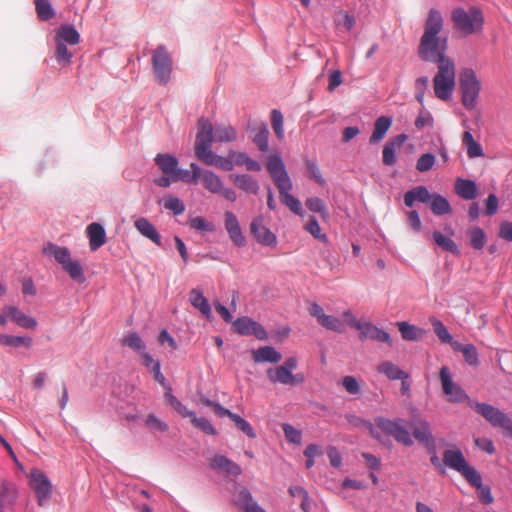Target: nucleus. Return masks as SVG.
<instances>
[{
  "instance_id": "obj_1",
  "label": "nucleus",
  "mask_w": 512,
  "mask_h": 512,
  "mask_svg": "<svg viewBox=\"0 0 512 512\" xmlns=\"http://www.w3.org/2000/svg\"><path fill=\"white\" fill-rule=\"evenodd\" d=\"M442 28L443 18L441 13L431 9L418 49L419 55L423 60L439 64L440 58L446 57L444 53L447 48V39L438 36Z\"/></svg>"
},
{
  "instance_id": "obj_2",
  "label": "nucleus",
  "mask_w": 512,
  "mask_h": 512,
  "mask_svg": "<svg viewBox=\"0 0 512 512\" xmlns=\"http://www.w3.org/2000/svg\"><path fill=\"white\" fill-rule=\"evenodd\" d=\"M266 168L273 182L278 188L281 201L292 212L302 216L303 209L301 202L291 194L293 183L286 170L282 158L277 154L270 155L267 159Z\"/></svg>"
},
{
  "instance_id": "obj_3",
  "label": "nucleus",
  "mask_w": 512,
  "mask_h": 512,
  "mask_svg": "<svg viewBox=\"0 0 512 512\" xmlns=\"http://www.w3.org/2000/svg\"><path fill=\"white\" fill-rule=\"evenodd\" d=\"M42 251L44 255L54 258L72 280L80 284L85 282L86 278L81 263L72 258L67 247L48 242L44 245Z\"/></svg>"
},
{
  "instance_id": "obj_4",
  "label": "nucleus",
  "mask_w": 512,
  "mask_h": 512,
  "mask_svg": "<svg viewBox=\"0 0 512 512\" xmlns=\"http://www.w3.org/2000/svg\"><path fill=\"white\" fill-rule=\"evenodd\" d=\"M455 65L453 60L448 57L440 58L438 72L433 79L434 93L441 100L451 98L455 88Z\"/></svg>"
},
{
  "instance_id": "obj_5",
  "label": "nucleus",
  "mask_w": 512,
  "mask_h": 512,
  "mask_svg": "<svg viewBox=\"0 0 512 512\" xmlns=\"http://www.w3.org/2000/svg\"><path fill=\"white\" fill-rule=\"evenodd\" d=\"M443 462L450 469L460 473L472 486L481 487V475L466 461L462 451L452 446L443 453Z\"/></svg>"
},
{
  "instance_id": "obj_6",
  "label": "nucleus",
  "mask_w": 512,
  "mask_h": 512,
  "mask_svg": "<svg viewBox=\"0 0 512 512\" xmlns=\"http://www.w3.org/2000/svg\"><path fill=\"white\" fill-rule=\"evenodd\" d=\"M55 58L62 66L70 65L74 52L68 45L75 46L80 41V34L72 25H62L55 33Z\"/></svg>"
},
{
  "instance_id": "obj_7",
  "label": "nucleus",
  "mask_w": 512,
  "mask_h": 512,
  "mask_svg": "<svg viewBox=\"0 0 512 512\" xmlns=\"http://www.w3.org/2000/svg\"><path fill=\"white\" fill-rule=\"evenodd\" d=\"M451 19L455 28L463 35L480 32L484 25L483 13L476 7H470L468 10L456 8L452 12Z\"/></svg>"
},
{
  "instance_id": "obj_8",
  "label": "nucleus",
  "mask_w": 512,
  "mask_h": 512,
  "mask_svg": "<svg viewBox=\"0 0 512 512\" xmlns=\"http://www.w3.org/2000/svg\"><path fill=\"white\" fill-rule=\"evenodd\" d=\"M297 366V358L288 357L282 364L267 369V378L273 384L296 386L304 381L303 374L293 373Z\"/></svg>"
},
{
  "instance_id": "obj_9",
  "label": "nucleus",
  "mask_w": 512,
  "mask_h": 512,
  "mask_svg": "<svg viewBox=\"0 0 512 512\" xmlns=\"http://www.w3.org/2000/svg\"><path fill=\"white\" fill-rule=\"evenodd\" d=\"M469 406L483 416L492 426L502 428L512 438V419L507 414L487 403L469 401Z\"/></svg>"
},
{
  "instance_id": "obj_10",
  "label": "nucleus",
  "mask_w": 512,
  "mask_h": 512,
  "mask_svg": "<svg viewBox=\"0 0 512 512\" xmlns=\"http://www.w3.org/2000/svg\"><path fill=\"white\" fill-rule=\"evenodd\" d=\"M481 85L472 69H464L460 74L462 103L467 109H473L479 96Z\"/></svg>"
},
{
  "instance_id": "obj_11",
  "label": "nucleus",
  "mask_w": 512,
  "mask_h": 512,
  "mask_svg": "<svg viewBox=\"0 0 512 512\" xmlns=\"http://www.w3.org/2000/svg\"><path fill=\"white\" fill-rule=\"evenodd\" d=\"M28 479L29 486L36 496L38 505H46L53 492V485L47 474L38 468H33L28 475Z\"/></svg>"
},
{
  "instance_id": "obj_12",
  "label": "nucleus",
  "mask_w": 512,
  "mask_h": 512,
  "mask_svg": "<svg viewBox=\"0 0 512 512\" xmlns=\"http://www.w3.org/2000/svg\"><path fill=\"white\" fill-rule=\"evenodd\" d=\"M375 425L385 434L392 436L398 443L407 447L413 445V439L402 419L391 420L378 417L375 419Z\"/></svg>"
},
{
  "instance_id": "obj_13",
  "label": "nucleus",
  "mask_w": 512,
  "mask_h": 512,
  "mask_svg": "<svg viewBox=\"0 0 512 512\" xmlns=\"http://www.w3.org/2000/svg\"><path fill=\"white\" fill-rule=\"evenodd\" d=\"M152 67L155 79L160 84H167L172 73V57L165 46L157 47L152 53Z\"/></svg>"
},
{
  "instance_id": "obj_14",
  "label": "nucleus",
  "mask_w": 512,
  "mask_h": 512,
  "mask_svg": "<svg viewBox=\"0 0 512 512\" xmlns=\"http://www.w3.org/2000/svg\"><path fill=\"white\" fill-rule=\"evenodd\" d=\"M198 133L195 140V154L199 160H203L208 154L213 152L211 145L215 141L213 126L209 119L200 118L198 121Z\"/></svg>"
},
{
  "instance_id": "obj_15",
  "label": "nucleus",
  "mask_w": 512,
  "mask_h": 512,
  "mask_svg": "<svg viewBox=\"0 0 512 512\" xmlns=\"http://www.w3.org/2000/svg\"><path fill=\"white\" fill-rule=\"evenodd\" d=\"M439 377L442 390L449 402L462 403L467 401L469 403V401H471L466 392L453 381L450 369L447 366H443L440 369Z\"/></svg>"
},
{
  "instance_id": "obj_16",
  "label": "nucleus",
  "mask_w": 512,
  "mask_h": 512,
  "mask_svg": "<svg viewBox=\"0 0 512 512\" xmlns=\"http://www.w3.org/2000/svg\"><path fill=\"white\" fill-rule=\"evenodd\" d=\"M308 310L310 315L325 329L339 333L344 331V324L341 320L335 316L327 315L319 304L312 303Z\"/></svg>"
},
{
  "instance_id": "obj_17",
  "label": "nucleus",
  "mask_w": 512,
  "mask_h": 512,
  "mask_svg": "<svg viewBox=\"0 0 512 512\" xmlns=\"http://www.w3.org/2000/svg\"><path fill=\"white\" fill-rule=\"evenodd\" d=\"M251 234L256 238V240L265 245L274 247L277 244V237L274 233L270 231L264 224L263 218L257 217L255 218L250 225Z\"/></svg>"
},
{
  "instance_id": "obj_18",
  "label": "nucleus",
  "mask_w": 512,
  "mask_h": 512,
  "mask_svg": "<svg viewBox=\"0 0 512 512\" xmlns=\"http://www.w3.org/2000/svg\"><path fill=\"white\" fill-rule=\"evenodd\" d=\"M4 312L7 314L8 320L10 319L21 328L35 330L38 326V322L34 317L25 314L17 306H4Z\"/></svg>"
},
{
  "instance_id": "obj_19",
  "label": "nucleus",
  "mask_w": 512,
  "mask_h": 512,
  "mask_svg": "<svg viewBox=\"0 0 512 512\" xmlns=\"http://www.w3.org/2000/svg\"><path fill=\"white\" fill-rule=\"evenodd\" d=\"M357 330L359 331V338L362 341L374 340L391 345L390 335L371 322H363Z\"/></svg>"
},
{
  "instance_id": "obj_20",
  "label": "nucleus",
  "mask_w": 512,
  "mask_h": 512,
  "mask_svg": "<svg viewBox=\"0 0 512 512\" xmlns=\"http://www.w3.org/2000/svg\"><path fill=\"white\" fill-rule=\"evenodd\" d=\"M224 217L225 229L227 230V233L229 234L231 241L239 247L244 246L246 240L244 235L242 234L237 217L230 211H226Z\"/></svg>"
},
{
  "instance_id": "obj_21",
  "label": "nucleus",
  "mask_w": 512,
  "mask_h": 512,
  "mask_svg": "<svg viewBox=\"0 0 512 512\" xmlns=\"http://www.w3.org/2000/svg\"><path fill=\"white\" fill-rule=\"evenodd\" d=\"M86 236L89 240V248L93 252L102 247L107 240L104 227L97 222H93L86 227Z\"/></svg>"
},
{
  "instance_id": "obj_22",
  "label": "nucleus",
  "mask_w": 512,
  "mask_h": 512,
  "mask_svg": "<svg viewBox=\"0 0 512 512\" xmlns=\"http://www.w3.org/2000/svg\"><path fill=\"white\" fill-rule=\"evenodd\" d=\"M407 140V136L405 134H399L392 139H390L383 148V163L385 165L391 166L396 163V151L399 150L405 141Z\"/></svg>"
},
{
  "instance_id": "obj_23",
  "label": "nucleus",
  "mask_w": 512,
  "mask_h": 512,
  "mask_svg": "<svg viewBox=\"0 0 512 512\" xmlns=\"http://www.w3.org/2000/svg\"><path fill=\"white\" fill-rule=\"evenodd\" d=\"M16 498V485L10 481L3 480L0 484V512H6V510L10 509Z\"/></svg>"
},
{
  "instance_id": "obj_24",
  "label": "nucleus",
  "mask_w": 512,
  "mask_h": 512,
  "mask_svg": "<svg viewBox=\"0 0 512 512\" xmlns=\"http://www.w3.org/2000/svg\"><path fill=\"white\" fill-rule=\"evenodd\" d=\"M230 180L233 184L246 194H258L260 185L258 181L249 174H232Z\"/></svg>"
},
{
  "instance_id": "obj_25",
  "label": "nucleus",
  "mask_w": 512,
  "mask_h": 512,
  "mask_svg": "<svg viewBox=\"0 0 512 512\" xmlns=\"http://www.w3.org/2000/svg\"><path fill=\"white\" fill-rule=\"evenodd\" d=\"M134 227L145 238L152 241L157 246L162 245L161 235L155 226L145 217H140L135 220Z\"/></svg>"
},
{
  "instance_id": "obj_26",
  "label": "nucleus",
  "mask_w": 512,
  "mask_h": 512,
  "mask_svg": "<svg viewBox=\"0 0 512 512\" xmlns=\"http://www.w3.org/2000/svg\"><path fill=\"white\" fill-rule=\"evenodd\" d=\"M210 467L218 471H225L233 476H239L242 472L238 464L223 455H215L212 457L210 459Z\"/></svg>"
},
{
  "instance_id": "obj_27",
  "label": "nucleus",
  "mask_w": 512,
  "mask_h": 512,
  "mask_svg": "<svg viewBox=\"0 0 512 512\" xmlns=\"http://www.w3.org/2000/svg\"><path fill=\"white\" fill-rule=\"evenodd\" d=\"M434 194H431L425 186H417L404 195V203L407 207H412L415 201L429 204Z\"/></svg>"
},
{
  "instance_id": "obj_28",
  "label": "nucleus",
  "mask_w": 512,
  "mask_h": 512,
  "mask_svg": "<svg viewBox=\"0 0 512 512\" xmlns=\"http://www.w3.org/2000/svg\"><path fill=\"white\" fill-rule=\"evenodd\" d=\"M411 428L413 430V436L421 443L430 445L433 443V436L430 429L429 423L424 419H416Z\"/></svg>"
},
{
  "instance_id": "obj_29",
  "label": "nucleus",
  "mask_w": 512,
  "mask_h": 512,
  "mask_svg": "<svg viewBox=\"0 0 512 512\" xmlns=\"http://www.w3.org/2000/svg\"><path fill=\"white\" fill-rule=\"evenodd\" d=\"M455 192L464 200H473L478 196V187L472 180L458 178L455 182Z\"/></svg>"
},
{
  "instance_id": "obj_30",
  "label": "nucleus",
  "mask_w": 512,
  "mask_h": 512,
  "mask_svg": "<svg viewBox=\"0 0 512 512\" xmlns=\"http://www.w3.org/2000/svg\"><path fill=\"white\" fill-rule=\"evenodd\" d=\"M253 360L256 363H278L282 359V355L272 346H263L252 351Z\"/></svg>"
},
{
  "instance_id": "obj_31",
  "label": "nucleus",
  "mask_w": 512,
  "mask_h": 512,
  "mask_svg": "<svg viewBox=\"0 0 512 512\" xmlns=\"http://www.w3.org/2000/svg\"><path fill=\"white\" fill-rule=\"evenodd\" d=\"M189 301L194 308L204 315L207 319L212 316V311L207 298L203 295V292L199 289H192L189 294Z\"/></svg>"
},
{
  "instance_id": "obj_32",
  "label": "nucleus",
  "mask_w": 512,
  "mask_h": 512,
  "mask_svg": "<svg viewBox=\"0 0 512 512\" xmlns=\"http://www.w3.org/2000/svg\"><path fill=\"white\" fill-rule=\"evenodd\" d=\"M154 162L163 174L174 175L177 172L179 163L177 158L171 154L159 153L155 156Z\"/></svg>"
},
{
  "instance_id": "obj_33",
  "label": "nucleus",
  "mask_w": 512,
  "mask_h": 512,
  "mask_svg": "<svg viewBox=\"0 0 512 512\" xmlns=\"http://www.w3.org/2000/svg\"><path fill=\"white\" fill-rule=\"evenodd\" d=\"M0 345L11 348H19L23 346L30 349L33 345V339L30 336H16L0 333Z\"/></svg>"
},
{
  "instance_id": "obj_34",
  "label": "nucleus",
  "mask_w": 512,
  "mask_h": 512,
  "mask_svg": "<svg viewBox=\"0 0 512 512\" xmlns=\"http://www.w3.org/2000/svg\"><path fill=\"white\" fill-rule=\"evenodd\" d=\"M202 162L224 171H231L234 168V159L231 157V151L229 152L228 157H222L211 152L202 160Z\"/></svg>"
},
{
  "instance_id": "obj_35",
  "label": "nucleus",
  "mask_w": 512,
  "mask_h": 512,
  "mask_svg": "<svg viewBox=\"0 0 512 512\" xmlns=\"http://www.w3.org/2000/svg\"><path fill=\"white\" fill-rule=\"evenodd\" d=\"M392 119L387 116L379 117L374 124L373 133L369 139L370 144L379 143L386 135L387 131L391 127Z\"/></svg>"
},
{
  "instance_id": "obj_36",
  "label": "nucleus",
  "mask_w": 512,
  "mask_h": 512,
  "mask_svg": "<svg viewBox=\"0 0 512 512\" xmlns=\"http://www.w3.org/2000/svg\"><path fill=\"white\" fill-rule=\"evenodd\" d=\"M377 371L389 380L407 379L408 374L391 361H384L377 366Z\"/></svg>"
},
{
  "instance_id": "obj_37",
  "label": "nucleus",
  "mask_w": 512,
  "mask_h": 512,
  "mask_svg": "<svg viewBox=\"0 0 512 512\" xmlns=\"http://www.w3.org/2000/svg\"><path fill=\"white\" fill-rule=\"evenodd\" d=\"M199 180L210 193L218 194L222 190L223 181L211 170H204L203 176Z\"/></svg>"
},
{
  "instance_id": "obj_38",
  "label": "nucleus",
  "mask_w": 512,
  "mask_h": 512,
  "mask_svg": "<svg viewBox=\"0 0 512 512\" xmlns=\"http://www.w3.org/2000/svg\"><path fill=\"white\" fill-rule=\"evenodd\" d=\"M453 233V230L449 228V236H445L439 231H434L432 237L434 242L443 250L458 255L460 253L458 245L450 237L451 235H453Z\"/></svg>"
},
{
  "instance_id": "obj_39",
  "label": "nucleus",
  "mask_w": 512,
  "mask_h": 512,
  "mask_svg": "<svg viewBox=\"0 0 512 512\" xmlns=\"http://www.w3.org/2000/svg\"><path fill=\"white\" fill-rule=\"evenodd\" d=\"M238 503L246 512H266L252 497L246 488H241L237 495Z\"/></svg>"
},
{
  "instance_id": "obj_40",
  "label": "nucleus",
  "mask_w": 512,
  "mask_h": 512,
  "mask_svg": "<svg viewBox=\"0 0 512 512\" xmlns=\"http://www.w3.org/2000/svg\"><path fill=\"white\" fill-rule=\"evenodd\" d=\"M231 157L234 159V166H245L247 170L254 172H259L262 169L256 160L244 152L231 151Z\"/></svg>"
},
{
  "instance_id": "obj_41",
  "label": "nucleus",
  "mask_w": 512,
  "mask_h": 512,
  "mask_svg": "<svg viewBox=\"0 0 512 512\" xmlns=\"http://www.w3.org/2000/svg\"><path fill=\"white\" fill-rule=\"evenodd\" d=\"M397 326L404 340L415 341L423 337L425 331L407 322H398Z\"/></svg>"
},
{
  "instance_id": "obj_42",
  "label": "nucleus",
  "mask_w": 512,
  "mask_h": 512,
  "mask_svg": "<svg viewBox=\"0 0 512 512\" xmlns=\"http://www.w3.org/2000/svg\"><path fill=\"white\" fill-rule=\"evenodd\" d=\"M453 349L458 352H462L465 361L471 365L476 366L478 364V352L472 344H461L460 342L453 343Z\"/></svg>"
},
{
  "instance_id": "obj_43",
  "label": "nucleus",
  "mask_w": 512,
  "mask_h": 512,
  "mask_svg": "<svg viewBox=\"0 0 512 512\" xmlns=\"http://www.w3.org/2000/svg\"><path fill=\"white\" fill-rule=\"evenodd\" d=\"M165 399L167 400L169 405L182 417L191 419L192 416L195 414L193 411H190L185 405H183L182 402L172 394L171 387H167Z\"/></svg>"
},
{
  "instance_id": "obj_44",
  "label": "nucleus",
  "mask_w": 512,
  "mask_h": 512,
  "mask_svg": "<svg viewBox=\"0 0 512 512\" xmlns=\"http://www.w3.org/2000/svg\"><path fill=\"white\" fill-rule=\"evenodd\" d=\"M470 245L476 249L481 250L487 241V236L484 230L478 226L471 227L467 230Z\"/></svg>"
},
{
  "instance_id": "obj_45",
  "label": "nucleus",
  "mask_w": 512,
  "mask_h": 512,
  "mask_svg": "<svg viewBox=\"0 0 512 512\" xmlns=\"http://www.w3.org/2000/svg\"><path fill=\"white\" fill-rule=\"evenodd\" d=\"M462 142L467 150V155L469 158H477L483 155L481 145L474 140L470 131L464 132Z\"/></svg>"
},
{
  "instance_id": "obj_46",
  "label": "nucleus",
  "mask_w": 512,
  "mask_h": 512,
  "mask_svg": "<svg viewBox=\"0 0 512 512\" xmlns=\"http://www.w3.org/2000/svg\"><path fill=\"white\" fill-rule=\"evenodd\" d=\"M213 132L217 142H232L237 138L236 130L230 125H216Z\"/></svg>"
},
{
  "instance_id": "obj_47",
  "label": "nucleus",
  "mask_w": 512,
  "mask_h": 512,
  "mask_svg": "<svg viewBox=\"0 0 512 512\" xmlns=\"http://www.w3.org/2000/svg\"><path fill=\"white\" fill-rule=\"evenodd\" d=\"M429 205H430L432 212L438 216L445 215V214H448L451 212L450 203L448 202V200L445 197H443L439 194H434Z\"/></svg>"
},
{
  "instance_id": "obj_48",
  "label": "nucleus",
  "mask_w": 512,
  "mask_h": 512,
  "mask_svg": "<svg viewBox=\"0 0 512 512\" xmlns=\"http://www.w3.org/2000/svg\"><path fill=\"white\" fill-rule=\"evenodd\" d=\"M430 323L433 327L434 333L441 340V342L450 344L451 347L453 348V343H455L456 341L453 340V337L450 335L448 329L444 326V324L434 317L430 318Z\"/></svg>"
},
{
  "instance_id": "obj_49",
  "label": "nucleus",
  "mask_w": 512,
  "mask_h": 512,
  "mask_svg": "<svg viewBox=\"0 0 512 512\" xmlns=\"http://www.w3.org/2000/svg\"><path fill=\"white\" fill-rule=\"evenodd\" d=\"M166 210L172 211L174 215H181L185 211L184 203L176 196L168 195L160 202Z\"/></svg>"
},
{
  "instance_id": "obj_50",
  "label": "nucleus",
  "mask_w": 512,
  "mask_h": 512,
  "mask_svg": "<svg viewBox=\"0 0 512 512\" xmlns=\"http://www.w3.org/2000/svg\"><path fill=\"white\" fill-rule=\"evenodd\" d=\"M269 130L266 124L262 123L256 130L253 137V142L257 145L262 152L268 151L269 147Z\"/></svg>"
},
{
  "instance_id": "obj_51",
  "label": "nucleus",
  "mask_w": 512,
  "mask_h": 512,
  "mask_svg": "<svg viewBox=\"0 0 512 512\" xmlns=\"http://www.w3.org/2000/svg\"><path fill=\"white\" fill-rule=\"evenodd\" d=\"M347 421L353 425V426H356V427H365L369 430L370 434L372 437L380 440V434L377 432L375 426L369 422V421H366L365 419L363 418H360L358 416H355V415H347Z\"/></svg>"
},
{
  "instance_id": "obj_52",
  "label": "nucleus",
  "mask_w": 512,
  "mask_h": 512,
  "mask_svg": "<svg viewBox=\"0 0 512 512\" xmlns=\"http://www.w3.org/2000/svg\"><path fill=\"white\" fill-rule=\"evenodd\" d=\"M123 344L132 350L142 353L145 349V343L136 332H131L123 338Z\"/></svg>"
},
{
  "instance_id": "obj_53",
  "label": "nucleus",
  "mask_w": 512,
  "mask_h": 512,
  "mask_svg": "<svg viewBox=\"0 0 512 512\" xmlns=\"http://www.w3.org/2000/svg\"><path fill=\"white\" fill-rule=\"evenodd\" d=\"M305 230L309 232L315 239L323 243H326L328 241L327 235L321 232L320 225L314 216H312L309 219L308 223L305 226Z\"/></svg>"
},
{
  "instance_id": "obj_54",
  "label": "nucleus",
  "mask_w": 512,
  "mask_h": 512,
  "mask_svg": "<svg viewBox=\"0 0 512 512\" xmlns=\"http://www.w3.org/2000/svg\"><path fill=\"white\" fill-rule=\"evenodd\" d=\"M35 8L41 20L46 21L54 16L49 0H35Z\"/></svg>"
},
{
  "instance_id": "obj_55",
  "label": "nucleus",
  "mask_w": 512,
  "mask_h": 512,
  "mask_svg": "<svg viewBox=\"0 0 512 512\" xmlns=\"http://www.w3.org/2000/svg\"><path fill=\"white\" fill-rule=\"evenodd\" d=\"M305 204L310 211L320 213L324 219L328 218L329 214L322 199L311 197L306 200Z\"/></svg>"
},
{
  "instance_id": "obj_56",
  "label": "nucleus",
  "mask_w": 512,
  "mask_h": 512,
  "mask_svg": "<svg viewBox=\"0 0 512 512\" xmlns=\"http://www.w3.org/2000/svg\"><path fill=\"white\" fill-rule=\"evenodd\" d=\"M271 122L273 130L276 134V136L279 139H283L284 137V120L283 115L279 110H272L271 112Z\"/></svg>"
},
{
  "instance_id": "obj_57",
  "label": "nucleus",
  "mask_w": 512,
  "mask_h": 512,
  "mask_svg": "<svg viewBox=\"0 0 512 512\" xmlns=\"http://www.w3.org/2000/svg\"><path fill=\"white\" fill-rule=\"evenodd\" d=\"M191 422L196 428L208 435H215L217 433L210 421L204 417H197L196 414H194L191 418Z\"/></svg>"
},
{
  "instance_id": "obj_58",
  "label": "nucleus",
  "mask_w": 512,
  "mask_h": 512,
  "mask_svg": "<svg viewBox=\"0 0 512 512\" xmlns=\"http://www.w3.org/2000/svg\"><path fill=\"white\" fill-rule=\"evenodd\" d=\"M254 321L248 317L238 318L233 322L234 330L241 335H250Z\"/></svg>"
},
{
  "instance_id": "obj_59",
  "label": "nucleus",
  "mask_w": 512,
  "mask_h": 512,
  "mask_svg": "<svg viewBox=\"0 0 512 512\" xmlns=\"http://www.w3.org/2000/svg\"><path fill=\"white\" fill-rule=\"evenodd\" d=\"M232 421L235 423L236 427L242 431L244 434H246L249 438H256V433L250 423L246 421L244 418L239 416L238 414H235L232 418Z\"/></svg>"
},
{
  "instance_id": "obj_60",
  "label": "nucleus",
  "mask_w": 512,
  "mask_h": 512,
  "mask_svg": "<svg viewBox=\"0 0 512 512\" xmlns=\"http://www.w3.org/2000/svg\"><path fill=\"white\" fill-rule=\"evenodd\" d=\"M435 164V157L431 153L420 156L417 160L416 168L419 172L429 171Z\"/></svg>"
},
{
  "instance_id": "obj_61",
  "label": "nucleus",
  "mask_w": 512,
  "mask_h": 512,
  "mask_svg": "<svg viewBox=\"0 0 512 512\" xmlns=\"http://www.w3.org/2000/svg\"><path fill=\"white\" fill-rule=\"evenodd\" d=\"M428 77H419L415 82V98L416 100L423 105L424 95L428 88Z\"/></svg>"
},
{
  "instance_id": "obj_62",
  "label": "nucleus",
  "mask_w": 512,
  "mask_h": 512,
  "mask_svg": "<svg viewBox=\"0 0 512 512\" xmlns=\"http://www.w3.org/2000/svg\"><path fill=\"white\" fill-rule=\"evenodd\" d=\"M189 225L192 229L198 231H214V225L200 216L192 218L189 222Z\"/></svg>"
},
{
  "instance_id": "obj_63",
  "label": "nucleus",
  "mask_w": 512,
  "mask_h": 512,
  "mask_svg": "<svg viewBox=\"0 0 512 512\" xmlns=\"http://www.w3.org/2000/svg\"><path fill=\"white\" fill-rule=\"evenodd\" d=\"M283 431L285 434L286 439L294 444H300L302 440V434L299 430L294 428L290 424H284L283 425Z\"/></svg>"
},
{
  "instance_id": "obj_64",
  "label": "nucleus",
  "mask_w": 512,
  "mask_h": 512,
  "mask_svg": "<svg viewBox=\"0 0 512 512\" xmlns=\"http://www.w3.org/2000/svg\"><path fill=\"white\" fill-rule=\"evenodd\" d=\"M342 385L349 394L356 395L360 393V384L353 376H345L342 379Z\"/></svg>"
}]
</instances>
